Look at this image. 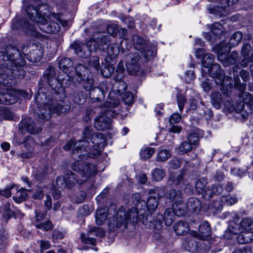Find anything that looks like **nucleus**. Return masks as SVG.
<instances>
[{
  "instance_id": "63",
  "label": "nucleus",
  "mask_w": 253,
  "mask_h": 253,
  "mask_svg": "<svg viewBox=\"0 0 253 253\" xmlns=\"http://www.w3.org/2000/svg\"><path fill=\"white\" fill-rule=\"evenodd\" d=\"M246 233H242L239 234L237 237V241L240 244H244L249 243L251 239L246 236Z\"/></svg>"
},
{
  "instance_id": "55",
  "label": "nucleus",
  "mask_w": 253,
  "mask_h": 253,
  "mask_svg": "<svg viewBox=\"0 0 253 253\" xmlns=\"http://www.w3.org/2000/svg\"><path fill=\"white\" fill-rule=\"evenodd\" d=\"M183 179V175L182 173H180L175 177L174 175H170L169 180L168 183L170 185H177L179 184L182 181Z\"/></svg>"
},
{
  "instance_id": "59",
  "label": "nucleus",
  "mask_w": 253,
  "mask_h": 253,
  "mask_svg": "<svg viewBox=\"0 0 253 253\" xmlns=\"http://www.w3.org/2000/svg\"><path fill=\"white\" fill-rule=\"evenodd\" d=\"M187 139L194 147H197L199 145V136L195 132L190 133L187 136Z\"/></svg>"
},
{
  "instance_id": "2",
  "label": "nucleus",
  "mask_w": 253,
  "mask_h": 253,
  "mask_svg": "<svg viewBox=\"0 0 253 253\" xmlns=\"http://www.w3.org/2000/svg\"><path fill=\"white\" fill-rule=\"evenodd\" d=\"M46 5H40L36 7L32 5L26 8V13L29 18L35 22L38 28L42 32L46 33H55L60 30V24L65 26L66 21H62L59 13L50 12L47 15L49 22L45 18L44 13H42L43 8L45 9Z\"/></svg>"
},
{
  "instance_id": "64",
  "label": "nucleus",
  "mask_w": 253,
  "mask_h": 253,
  "mask_svg": "<svg viewBox=\"0 0 253 253\" xmlns=\"http://www.w3.org/2000/svg\"><path fill=\"white\" fill-rule=\"evenodd\" d=\"M107 33L112 37H116L117 34L118 25L115 24H110L106 27Z\"/></svg>"
},
{
  "instance_id": "8",
  "label": "nucleus",
  "mask_w": 253,
  "mask_h": 253,
  "mask_svg": "<svg viewBox=\"0 0 253 253\" xmlns=\"http://www.w3.org/2000/svg\"><path fill=\"white\" fill-rule=\"evenodd\" d=\"M94 39L96 40L98 48L102 46L103 50H106L109 56H115L119 53V46L117 43L111 44L110 37L104 32H95L93 34Z\"/></svg>"
},
{
  "instance_id": "4",
  "label": "nucleus",
  "mask_w": 253,
  "mask_h": 253,
  "mask_svg": "<svg viewBox=\"0 0 253 253\" xmlns=\"http://www.w3.org/2000/svg\"><path fill=\"white\" fill-rule=\"evenodd\" d=\"M101 107L104 110L102 114L95 118L94 127L99 130H105L111 127V120L110 117L115 118L119 114V104L118 101H107Z\"/></svg>"
},
{
  "instance_id": "25",
  "label": "nucleus",
  "mask_w": 253,
  "mask_h": 253,
  "mask_svg": "<svg viewBox=\"0 0 253 253\" xmlns=\"http://www.w3.org/2000/svg\"><path fill=\"white\" fill-rule=\"evenodd\" d=\"M76 80L78 83H81L82 81L85 80L89 74V70L84 65L78 64L75 69Z\"/></svg>"
},
{
  "instance_id": "5",
  "label": "nucleus",
  "mask_w": 253,
  "mask_h": 253,
  "mask_svg": "<svg viewBox=\"0 0 253 253\" xmlns=\"http://www.w3.org/2000/svg\"><path fill=\"white\" fill-rule=\"evenodd\" d=\"M124 211V208L121 207L116 215L109 220L108 227L110 230L114 231L122 226L126 228L128 223L137 222L140 214L136 211V209L132 208L126 212Z\"/></svg>"
},
{
  "instance_id": "58",
  "label": "nucleus",
  "mask_w": 253,
  "mask_h": 253,
  "mask_svg": "<svg viewBox=\"0 0 253 253\" xmlns=\"http://www.w3.org/2000/svg\"><path fill=\"white\" fill-rule=\"evenodd\" d=\"M88 65L96 70L98 71L100 69L99 59L97 56L91 57L88 61Z\"/></svg>"
},
{
  "instance_id": "45",
  "label": "nucleus",
  "mask_w": 253,
  "mask_h": 253,
  "mask_svg": "<svg viewBox=\"0 0 253 253\" xmlns=\"http://www.w3.org/2000/svg\"><path fill=\"white\" fill-rule=\"evenodd\" d=\"M155 150L154 148L146 147L141 149L140 156L142 159L146 160L152 157L155 153Z\"/></svg>"
},
{
  "instance_id": "54",
  "label": "nucleus",
  "mask_w": 253,
  "mask_h": 253,
  "mask_svg": "<svg viewBox=\"0 0 253 253\" xmlns=\"http://www.w3.org/2000/svg\"><path fill=\"white\" fill-rule=\"evenodd\" d=\"M35 226L37 228L41 229L43 231H48L52 229L53 226L49 220L42 223L35 222Z\"/></svg>"
},
{
  "instance_id": "34",
  "label": "nucleus",
  "mask_w": 253,
  "mask_h": 253,
  "mask_svg": "<svg viewBox=\"0 0 253 253\" xmlns=\"http://www.w3.org/2000/svg\"><path fill=\"white\" fill-rule=\"evenodd\" d=\"M215 83L217 85H219L222 87H226L227 88H231L232 86V79L231 77L225 76L224 74L221 77H218V79H216Z\"/></svg>"
},
{
  "instance_id": "16",
  "label": "nucleus",
  "mask_w": 253,
  "mask_h": 253,
  "mask_svg": "<svg viewBox=\"0 0 253 253\" xmlns=\"http://www.w3.org/2000/svg\"><path fill=\"white\" fill-rule=\"evenodd\" d=\"M140 55L138 52L130 53L127 55L126 68L128 72L131 75L137 73L140 69Z\"/></svg>"
},
{
  "instance_id": "39",
  "label": "nucleus",
  "mask_w": 253,
  "mask_h": 253,
  "mask_svg": "<svg viewBox=\"0 0 253 253\" xmlns=\"http://www.w3.org/2000/svg\"><path fill=\"white\" fill-rule=\"evenodd\" d=\"M251 49V46L250 44L245 43L244 44L242 50L241 54L244 57V59H242L240 62L241 65L245 67L248 66V59L249 58L250 52Z\"/></svg>"
},
{
  "instance_id": "56",
  "label": "nucleus",
  "mask_w": 253,
  "mask_h": 253,
  "mask_svg": "<svg viewBox=\"0 0 253 253\" xmlns=\"http://www.w3.org/2000/svg\"><path fill=\"white\" fill-rule=\"evenodd\" d=\"M193 147V145L188 141H184L180 144L179 149V151L182 154L186 153L191 151Z\"/></svg>"
},
{
  "instance_id": "60",
  "label": "nucleus",
  "mask_w": 253,
  "mask_h": 253,
  "mask_svg": "<svg viewBox=\"0 0 253 253\" xmlns=\"http://www.w3.org/2000/svg\"><path fill=\"white\" fill-rule=\"evenodd\" d=\"M125 71V68L122 62H120L117 65L116 69L117 75L115 76V80L123 79L124 75V72Z\"/></svg>"
},
{
  "instance_id": "42",
  "label": "nucleus",
  "mask_w": 253,
  "mask_h": 253,
  "mask_svg": "<svg viewBox=\"0 0 253 253\" xmlns=\"http://www.w3.org/2000/svg\"><path fill=\"white\" fill-rule=\"evenodd\" d=\"M16 193L13 196V199L17 203H20L25 201L27 197V191L25 188H22L19 190L15 189Z\"/></svg>"
},
{
  "instance_id": "3",
  "label": "nucleus",
  "mask_w": 253,
  "mask_h": 253,
  "mask_svg": "<svg viewBox=\"0 0 253 253\" xmlns=\"http://www.w3.org/2000/svg\"><path fill=\"white\" fill-rule=\"evenodd\" d=\"M25 64L20 51L14 46H7L4 51L0 52V65L5 69L0 70V72L6 75L7 79L10 77L24 78L26 73L22 67Z\"/></svg>"
},
{
  "instance_id": "10",
  "label": "nucleus",
  "mask_w": 253,
  "mask_h": 253,
  "mask_svg": "<svg viewBox=\"0 0 253 253\" xmlns=\"http://www.w3.org/2000/svg\"><path fill=\"white\" fill-rule=\"evenodd\" d=\"M90 142L86 147L87 152L88 151H91V150L94 151L93 152L94 156L98 155L102 150L103 148L105 146L106 138L104 135L101 133H94L90 135Z\"/></svg>"
},
{
  "instance_id": "46",
  "label": "nucleus",
  "mask_w": 253,
  "mask_h": 253,
  "mask_svg": "<svg viewBox=\"0 0 253 253\" xmlns=\"http://www.w3.org/2000/svg\"><path fill=\"white\" fill-rule=\"evenodd\" d=\"M170 156L171 154L169 150L163 149L158 153L156 161L160 162H164L167 161Z\"/></svg>"
},
{
  "instance_id": "53",
  "label": "nucleus",
  "mask_w": 253,
  "mask_h": 253,
  "mask_svg": "<svg viewBox=\"0 0 253 253\" xmlns=\"http://www.w3.org/2000/svg\"><path fill=\"white\" fill-rule=\"evenodd\" d=\"M82 82H83V86L84 88L86 91L90 92L94 83L92 75H88L85 80Z\"/></svg>"
},
{
  "instance_id": "13",
  "label": "nucleus",
  "mask_w": 253,
  "mask_h": 253,
  "mask_svg": "<svg viewBox=\"0 0 253 253\" xmlns=\"http://www.w3.org/2000/svg\"><path fill=\"white\" fill-rule=\"evenodd\" d=\"M96 40L93 37L92 39L86 42L85 45H78L76 46L75 49V53L78 56L82 58H88L90 55L91 52L93 50H95L98 46Z\"/></svg>"
},
{
  "instance_id": "21",
  "label": "nucleus",
  "mask_w": 253,
  "mask_h": 253,
  "mask_svg": "<svg viewBox=\"0 0 253 253\" xmlns=\"http://www.w3.org/2000/svg\"><path fill=\"white\" fill-rule=\"evenodd\" d=\"M238 58L239 54L235 51H233L227 55L225 53L219 52L217 56L218 60L222 62L224 66H229L235 63Z\"/></svg>"
},
{
  "instance_id": "20",
  "label": "nucleus",
  "mask_w": 253,
  "mask_h": 253,
  "mask_svg": "<svg viewBox=\"0 0 253 253\" xmlns=\"http://www.w3.org/2000/svg\"><path fill=\"white\" fill-rule=\"evenodd\" d=\"M43 78L46 80L47 83L50 87L53 89L55 85L59 86L60 84L55 77V71L53 67L48 66L44 72Z\"/></svg>"
},
{
  "instance_id": "7",
  "label": "nucleus",
  "mask_w": 253,
  "mask_h": 253,
  "mask_svg": "<svg viewBox=\"0 0 253 253\" xmlns=\"http://www.w3.org/2000/svg\"><path fill=\"white\" fill-rule=\"evenodd\" d=\"M91 130L88 128H86L83 134L84 137V140H81L75 142L74 140L71 139L63 147L65 150L68 151L73 147V153L78 154L80 158L83 159L87 156V150L86 147L89 144L86 139H88L87 135H89Z\"/></svg>"
},
{
  "instance_id": "22",
  "label": "nucleus",
  "mask_w": 253,
  "mask_h": 253,
  "mask_svg": "<svg viewBox=\"0 0 253 253\" xmlns=\"http://www.w3.org/2000/svg\"><path fill=\"white\" fill-rule=\"evenodd\" d=\"M224 105L226 106L229 111H235L237 113H241V116L244 120L247 118L248 114L246 111H244V103L240 102L236 103L234 106L233 101L227 100L225 101Z\"/></svg>"
},
{
  "instance_id": "40",
  "label": "nucleus",
  "mask_w": 253,
  "mask_h": 253,
  "mask_svg": "<svg viewBox=\"0 0 253 253\" xmlns=\"http://www.w3.org/2000/svg\"><path fill=\"white\" fill-rule=\"evenodd\" d=\"M182 245L185 250L191 253L196 251L198 248L196 242L193 238H187Z\"/></svg>"
},
{
  "instance_id": "14",
  "label": "nucleus",
  "mask_w": 253,
  "mask_h": 253,
  "mask_svg": "<svg viewBox=\"0 0 253 253\" xmlns=\"http://www.w3.org/2000/svg\"><path fill=\"white\" fill-rule=\"evenodd\" d=\"M19 128L22 132L26 131L31 134L38 133L42 130L40 124L30 117L24 118L20 122Z\"/></svg>"
},
{
  "instance_id": "15",
  "label": "nucleus",
  "mask_w": 253,
  "mask_h": 253,
  "mask_svg": "<svg viewBox=\"0 0 253 253\" xmlns=\"http://www.w3.org/2000/svg\"><path fill=\"white\" fill-rule=\"evenodd\" d=\"M105 235V232L103 228L94 227L91 228L86 234L82 233L81 238L82 241L84 243L95 246L96 245V240L90 237V236L103 237Z\"/></svg>"
},
{
  "instance_id": "30",
  "label": "nucleus",
  "mask_w": 253,
  "mask_h": 253,
  "mask_svg": "<svg viewBox=\"0 0 253 253\" xmlns=\"http://www.w3.org/2000/svg\"><path fill=\"white\" fill-rule=\"evenodd\" d=\"M58 66L63 73H66L73 68V62L70 58L65 57L59 60Z\"/></svg>"
},
{
  "instance_id": "1",
  "label": "nucleus",
  "mask_w": 253,
  "mask_h": 253,
  "mask_svg": "<svg viewBox=\"0 0 253 253\" xmlns=\"http://www.w3.org/2000/svg\"><path fill=\"white\" fill-rule=\"evenodd\" d=\"M74 77L71 78L68 72L62 73L58 75L57 80L60 85H55V88L53 89L54 93H51L54 94L56 100H52L50 94H47L45 88H40L36 97V101L37 104H41L42 106L36 111L35 116L40 119L47 120L50 118L52 113L57 114L66 113L70 107L68 105L65 106L63 104V100L66 97L65 87L70 84L71 80L74 82Z\"/></svg>"
},
{
  "instance_id": "44",
  "label": "nucleus",
  "mask_w": 253,
  "mask_h": 253,
  "mask_svg": "<svg viewBox=\"0 0 253 253\" xmlns=\"http://www.w3.org/2000/svg\"><path fill=\"white\" fill-rule=\"evenodd\" d=\"M243 35L241 32H235L232 35L229 40L228 43L229 47H232L237 45L241 41Z\"/></svg>"
},
{
  "instance_id": "35",
  "label": "nucleus",
  "mask_w": 253,
  "mask_h": 253,
  "mask_svg": "<svg viewBox=\"0 0 253 253\" xmlns=\"http://www.w3.org/2000/svg\"><path fill=\"white\" fill-rule=\"evenodd\" d=\"M0 211L3 218L6 220L10 219L14 214L10 208V203L9 202H5L2 203L0 207Z\"/></svg>"
},
{
  "instance_id": "6",
  "label": "nucleus",
  "mask_w": 253,
  "mask_h": 253,
  "mask_svg": "<svg viewBox=\"0 0 253 253\" xmlns=\"http://www.w3.org/2000/svg\"><path fill=\"white\" fill-rule=\"evenodd\" d=\"M14 77L7 79L6 75L0 72V85L5 87L0 90V103L5 105H11L18 101V92L16 89L11 88L16 84Z\"/></svg>"
},
{
  "instance_id": "57",
  "label": "nucleus",
  "mask_w": 253,
  "mask_h": 253,
  "mask_svg": "<svg viewBox=\"0 0 253 253\" xmlns=\"http://www.w3.org/2000/svg\"><path fill=\"white\" fill-rule=\"evenodd\" d=\"M223 30L224 28L219 23H214L211 26V31L215 36L221 35L223 33Z\"/></svg>"
},
{
  "instance_id": "19",
  "label": "nucleus",
  "mask_w": 253,
  "mask_h": 253,
  "mask_svg": "<svg viewBox=\"0 0 253 253\" xmlns=\"http://www.w3.org/2000/svg\"><path fill=\"white\" fill-rule=\"evenodd\" d=\"M235 226L237 227L231 225L233 229H230L234 234H238L240 231V228L245 232H251L253 230V220L251 218H244L241 221L239 226L236 224Z\"/></svg>"
},
{
  "instance_id": "23",
  "label": "nucleus",
  "mask_w": 253,
  "mask_h": 253,
  "mask_svg": "<svg viewBox=\"0 0 253 253\" xmlns=\"http://www.w3.org/2000/svg\"><path fill=\"white\" fill-rule=\"evenodd\" d=\"M29 48H30L29 57L31 61L36 62L40 61L43 55V49L41 45L33 43L30 45Z\"/></svg>"
},
{
  "instance_id": "36",
  "label": "nucleus",
  "mask_w": 253,
  "mask_h": 253,
  "mask_svg": "<svg viewBox=\"0 0 253 253\" xmlns=\"http://www.w3.org/2000/svg\"><path fill=\"white\" fill-rule=\"evenodd\" d=\"M174 230L177 235H183L189 231L188 224L183 221H179L174 225Z\"/></svg>"
},
{
  "instance_id": "28",
  "label": "nucleus",
  "mask_w": 253,
  "mask_h": 253,
  "mask_svg": "<svg viewBox=\"0 0 253 253\" xmlns=\"http://www.w3.org/2000/svg\"><path fill=\"white\" fill-rule=\"evenodd\" d=\"M108 215V209L103 208L98 209L96 211V223L98 225H103Z\"/></svg>"
},
{
  "instance_id": "32",
  "label": "nucleus",
  "mask_w": 253,
  "mask_h": 253,
  "mask_svg": "<svg viewBox=\"0 0 253 253\" xmlns=\"http://www.w3.org/2000/svg\"><path fill=\"white\" fill-rule=\"evenodd\" d=\"M70 97L76 104H82L85 101L86 96L83 91L77 90L72 93Z\"/></svg>"
},
{
  "instance_id": "50",
  "label": "nucleus",
  "mask_w": 253,
  "mask_h": 253,
  "mask_svg": "<svg viewBox=\"0 0 253 253\" xmlns=\"http://www.w3.org/2000/svg\"><path fill=\"white\" fill-rule=\"evenodd\" d=\"M146 205L148 211L150 212L154 211L158 205L157 198L153 196H150L146 202Z\"/></svg>"
},
{
  "instance_id": "49",
  "label": "nucleus",
  "mask_w": 253,
  "mask_h": 253,
  "mask_svg": "<svg viewBox=\"0 0 253 253\" xmlns=\"http://www.w3.org/2000/svg\"><path fill=\"white\" fill-rule=\"evenodd\" d=\"M181 192L180 191L170 189L165 195L167 198L171 200H180L181 199Z\"/></svg>"
},
{
  "instance_id": "43",
  "label": "nucleus",
  "mask_w": 253,
  "mask_h": 253,
  "mask_svg": "<svg viewBox=\"0 0 253 253\" xmlns=\"http://www.w3.org/2000/svg\"><path fill=\"white\" fill-rule=\"evenodd\" d=\"M211 103L216 109H219L222 102L221 94L217 92H213L211 95Z\"/></svg>"
},
{
  "instance_id": "17",
  "label": "nucleus",
  "mask_w": 253,
  "mask_h": 253,
  "mask_svg": "<svg viewBox=\"0 0 253 253\" xmlns=\"http://www.w3.org/2000/svg\"><path fill=\"white\" fill-rule=\"evenodd\" d=\"M111 84L103 82L100 87H94L89 92V97L94 101H100L104 99L105 93L109 90Z\"/></svg>"
},
{
  "instance_id": "51",
  "label": "nucleus",
  "mask_w": 253,
  "mask_h": 253,
  "mask_svg": "<svg viewBox=\"0 0 253 253\" xmlns=\"http://www.w3.org/2000/svg\"><path fill=\"white\" fill-rule=\"evenodd\" d=\"M165 176V172L164 169L159 168H155L152 171V176L153 180L160 181Z\"/></svg>"
},
{
  "instance_id": "48",
  "label": "nucleus",
  "mask_w": 253,
  "mask_h": 253,
  "mask_svg": "<svg viewBox=\"0 0 253 253\" xmlns=\"http://www.w3.org/2000/svg\"><path fill=\"white\" fill-rule=\"evenodd\" d=\"M208 183L207 179L205 178H202L197 181L195 183V188L199 193H203L206 189V186Z\"/></svg>"
},
{
  "instance_id": "52",
  "label": "nucleus",
  "mask_w": 253,
  "mask_h": 253,
  "mask_svg": "<svg viewBox=\"0 0 253 253\" xmlns=\"http://www.w3.org/2000/svg\"><path fill=\"white\" fill-rule=\"evenodd\" d=\"M136 209V211H138V213L140 216H144L147 211H148L146 202L144 201H141L139 203L136 204L135 207H133Z\"/></svg>"
},
{
  "instance_id": "47",
  "label": "nucleus",
  "mask_w": 253,
  "mask_h": 253,
  "mask_svg": "<svg viewBox=\"0 0 253 253\" xmlns=\"http://www.w3.org/2000/svg\"><path fill=\"white\" fill-rule=\"evenodd\" d=\"M214 56L211 53L205 54L203 57L202 65L206 68H210L213 64Z\"/></svg>"
},
{
  "instance_id": "18",
  "label": "nucleus",
  "mask_w": 253,
  "mask_h": 253,
  "mask_svg": "<svg viewBox=\"0 0 253 253\" xmlns=\"http://www.w3.org/2000/svg\"><path fill=\"white\" fill-rule=\"evenodd\" d=\"M11 27L13 30H21L24 31L27 35L33 37H37L38 32L35 25H31L29 22L19 21L16 19L12 21Z\"/></svg>"
},
{
  "instance_id": "11",
  "label": "nucleus",
  "mask_w": 253,
  "mask_h": 253,
  "mask_svg": "<svg viewBox=\"0 0 253 253\" xmlns=\"http://www.w3.org/2000/svg\"><path fill=\"white\" fill-rule=\"evenodd\" d=\"M76 183L82 184L83 183V180L78 179L77 175L70 171H69L65 176L60 175L56 178V185L58 188H72Z\"/></svg>"
},
{
  "instance_id": "31",
  "label": "nucleus",
  "mask_w": 253,
  "mask_h": 253,
  "mask_svg": "<svg viewBox=\"0 0 253 253\" xmlns=\"http://www.w3.org/2000/svg\"><path fill=\"white\" fill-rule=\"evenodd\" d=\"M134 46L138 51H142L147 47L146 41L137 35H134L132 37Z\"/></svg>"
},
{
  "instance_id": "27",
  "label": "nucleus",
  "mask_w": 253,
  "mask_h": 253,
  "mask_svg": "<svg viewBox=\"0 0 253 253\" xmlns=\"http://www.w3.org/2000/svg\"><path fill=\"white\" fill-rule=\"evenodd\" d=\"M115 80L113 84H111L109 90L111 89L113 92H117L119 94H122L127 88L126 84L122 80Z\"/></svg>"
},
{
  "instance_id": "9",
  "label": "nucleus",
  "mask_w": 253,
  "mask_h": 253,
  "mask_svg": "<svg viewBox=\"0 0 253 253\" xmlns=\"http://www.w3.org/2000/svg\"><path fill=\"white\" fill-rule=\"evenodd\" d=\"M71 168L73 170L81 172V175L83 177L81 180H83V182L87 177L96 174L97 172L96 166L94 164L82 161L75 162L72 164Z\"/></svg>"
},
{
  "instance_id": "24",
  "label": "nucleus",
  "mask_w": 253,
  "mask_h": 253,
  "mask_svg": "<svg viewBox=\"0 0 253 253\" xmlns=\"http://www.w3.org/2000/svg\"><path fill=\"white\" fill-rule=\"evenodd\" d=\"M222 186L219 184H213L211 186L206 187L204 193H203V198L206 200H210L213 195H219L223 191Z\"/></svg>"
},
{
  "instance_id": "26",
  "label": "nucleus",
  "mask_w": 253,
  "mask_h": 253,
  "mask_svg": "<svg viewBox=\"0 0 253 253\" xmlns=\"http://www.w3.org/2000/svg\"><path fill=\"white\" fill-rule=\"evenodd\" d=\"M187 209L194 213H198L201 211L202 205L201 201L197 198L190 197L186 203Z\"/></svg>"
},
{
  "instance_id": "33",
  "label": "nucleus",
  "mask_w": 253,
  "mask_h": 253,
  "mask_svg": "<svg viewBox=\"0 0 253 253\" xmlns=\"http://www.w3.org/2000/svg\"><path fill=\"white\" fill-rule=\"evenodd\" d=\"M0 117L6 120L16 121L17 117L8 108L0 107Z\"/></svg>"
},
{
  "instance_id": "37",
  "label": "nucleus",
  "mask_w": 253,
  "mask_h": 253,
  "mask_svg": "<svg viewBox=\"0 0 253 253\" xmlns=\"http://www.w3.org/2000/svg\"><path fill=\"white\" fill-rule=\"evenodd\" d=\"M200 234L199 237L202 239L211 235V230L210 224L207 221L203 222L199 226Z\"/></svg>"
},
{
  "instance_id": "62",
  "label": "nucleus",
  "mask_w": 253,
  "mask_h": 253,
  "mask_svg": "<svg viewBox=\"0 0 253 253\" xmlns=\"http://www.w3.org/2000/svg\"><path fill=\"white\" fill-rule=\"evenodd\" d=\"M221 202L226 204L227 205L231 206L238 201L237 199L235 197H231L230 196H224L221 198Z\"/></svg>"
},
{
  "instance_id": "41",
  "label": "nucleus",
  "mask_w": 253,
  "mask_h": 253,
  "mask_svg": "<svg viewBox=\"0 0 253 253\" xmlns=\"http://www.w3.org/2000/svg\"><path fill=\"white\" fill-rule=\"evenodd\" d=\"M210 76L216 79H218V77H221L223 73V71H221L220 67L219 65L217 64H213L210 68L208 69Z\"/></svg>"
},
{
  "instance_id": "38",
  "label": "nucleus",
  "mask_w": 253,
  "mask_h": 253,
  "mask_svg": "<svg viewBox=\"0 0 253 253\" xmlns=\"http://www.w3.org/2000/svg\"><path fill=\"white\" fill-rule=\"evenodd\" d=\"M175 212L171 208H168L166 210L164 214V220L167 226L172 224L175 219Z\"/></svg>"
},
{
  "instance_id": "61",
  "label": "nucleus",
  "mask_w": 253,
  "mask_h": 253,
  "mask_svg": "<svg viewBox=\"0 0 253 253\" xmlns=\"http://www.w3.org/2000/svg\"><path fill=\"white\" fill-rule=\"evenodd\" d=\"M15 187L14 184L6 187L5 189L0 190V195L6 198L10 197L14 190Z\"/></svg>"
},
{
  "instance_id": "12",
  "label": "nucleus",
  "mask_w": 253,
  "mask_h": 253,
  "mask_svg": "<svg viewBox=\"0 0 253 253\" xmlns=\"http://www.w3.org/2000/svg\"><path fill=\"white\" fill-rule=\"evenodd\" d=\"M236 67H233V74L234 79V86L237 88L240 91L239 95V99L241 100V102H242L245 104H251L253 103V97L251 93L248 92H245L244 91L246 88V84H242L240 83L239 77L236 74L235 76V73H237L236 71Z\"/></svg>"
},
{
  "instance_id": "29",
  "label": "nucleus",
  "mask_w": 253,
  "mask_h": 253,
  "mask_svg": "<svg viewBox=\"0 0 253 253\" xmlns=\"http://www.w3.org/2000/svg\"><path fill=\"white\" fill-rule=\"evenodd\" d=\"M172 209L177 216L184 214L187 209L186 204H185L182 200H176L172 204Z\"/></svg>"
}]
</instances>
